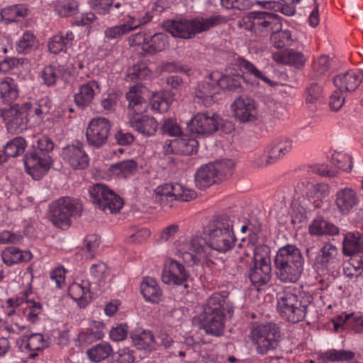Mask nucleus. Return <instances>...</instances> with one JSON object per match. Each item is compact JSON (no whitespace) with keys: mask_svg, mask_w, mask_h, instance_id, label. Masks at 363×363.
Instances as JSON below:
<instances>
[{"mask_svg":"<svg viewBox=\"0 0 363 363\" xmlns=\"http://www.w3.org/2000/svg\"><path fill=\"white\" fill-rule=\"evenodd\" d=\"M207 235L208 242L202 237H195L182 244L179 252L185 261L194 264L201 259L212 261L216 252L225 254L235 246L233 221L228 217L213 220L208 226Z\"/></svg>","mask_w":363,"mask_h":363,"instance_id":"obj_1","label":"nucleus"},{"mask_svg":"<svg viewBox=\"0 0 363 363\" xmlns=\"http://www.w3.org/2000/svg\"><path fill=\"white\" fill-rule=\"evenodd\" d=\"M226 22L225 17L213 14L207 17L196 16L191 18H181L167 20L164 23L165 30L172 36L191 39Z\"/></svg>","mask_w":363,"mask_h":363,"instance_id":"obj_2","label":"nucleus"},{"mask_svg":"<svg viewBox=\"0 0 363 363\" xmlns=\"http://www.w3.org/2000/svg\"><path fill=\"white\" fill-rule=\"evenodd\" d=\"M304 259L301 250L294 245L279 249L274 258L277 278L284 283H296L303 272Z\"/></svg>","mask_w":363,"mask_h":363,"instance_id":"obj_3","label":"nucleus"},{"mask_svg":"<svg viewBox=\"0 0 363 363\" xmlns=\"http://www.w3.org/2000/svg\"><path fill=\"white\" fill-rule=\"evenodd\" d=\"M224 304L225 296L219 293L213 294L207 299L199 315L201 328L206 334L215 337L223 335L225 328Z\"/></svg>","mask_w":363,"mask_h":363,"instance_id":"obj_4","label":"nucleus"},{"mask_svg":"<svg viewBox=\"0 0 363 363\" xmlns=\"http://www.w3.org/2000/svg\"><path fill=\"white\" fill-rule=\"evenodd\" d=\"M6 313L12 316L18 313L26 321L34 324L39 321L43 305L30 288L22 291L18 297L9 298L5 303Z\"/></svg>","mask_w":363,"mask_h":363,"instance_id":"obj_5","label":"nucleus"},{"mask_svg":"<svg viewBox=\"0 0 363 363\" xmlns=\"http://www.w3.org/2000/svg\"><path fill=\"white\" fill-rule=\"evenodd\" d=\"M311 303V297L304 294L285 291L277 297V308L283 318L296 323L303 320Z\"/></svg>","mask_w":363,"mask_h":363,"instance_id":"obj_6","label":"nucleus"},{"mask_svg":"<svg viewBox=\"0 0 363 363\" xmlns=\"http://www.w3.org/2000/svg\"><path fill=\"white\" fill-rule=\"evenodd\" d=\"M238 26L256 35L266 36L281 29V18L272 12L250 11L238 21Z\"/></svg>","mask_w":363,"mask_h":363,"instance_id":"obj_7","label":"nucleus"},{"mask_svg":"<svg viewBox=\"0 0 363 363\" xmlns=\"http://www.w3.org/2000/svg\"><path fill=\"white\" fill-rule=\"evenodd\" d=\"M249 337L257 354L265 355L277 348L281 332L274 323L260 324L251 328Z\"/></svg>","mask_w":363,"mask_h":363,"instance_id":"obj_8","label":"nucleus"},{"mask_svg":"<svg viewBox=\"0 0 363 363\" xmlns=\"http://www.w3.org/2000/svg\"><path fill=\"white\" fill-rule=\"evenodd\" d=\"M81 206L71 197L58 199L50 206V218L52 224L60 228H67L72 224V217L76 215Z\"/></svg>","mask_w":363,"mask_h":363,"instance_id":"obj_9","label":"nucleus"},{"mask_svg":"<svg viewBox=\"0 0 363 363\" xmlns=\"http://www.w3.org/2000/svg\"><path fill=\"white\" fill-rule=\"evenodd\" d=\"M233 164L232 161L209 163L201 166L196 172L195 182L199 189H206L218 181L224 179L231 174Z\"/></svg>","mask_w":363,"mask_h":363,"instance_id":"obj_10","label":"nucleus"},{"mask_svg":"<svg viewBox=\"0 0 363 363\" xmlns=\"http://www.w3.org/2000/svg\"><path fill=\"white\" fill-rule=\"evenodd\" d=\"M111 124L110 121L103 117L92 118L86 128V137L89 145L99 148L106 143Z\"/></svg>","mask_w":363,"mask_h":363,"instance_id":"obj_11","label":"nucleus"},{"mask_svg":"<svg viewBox=\"0 0 363 363\" xmlns=\"http://www.w3.org/2000/svg\"><path fill=\"white\" fill-rule=\"evenodd\" d=\"M221 118L214 113L202 112L196 114L188 124L192 133L197 135L206 136L218 130Z\"/></svg>","mask_w":363,"mask_h":363,"instance_id":"obj_12","label":"nucleus"},{"mask_svg":"<svg viewBox=\"0 0 363 363\" xmlns=\"http://www.w3.org/2000/svg\"><path fill=\"white\" fill-rule=\"evenodd\" d=\"M23 162L27 173L35 180L40 179L52 164V159L49 154L40 151L27 153Z\"/></svg>","mask_w":363,"mask_h":363,"instance_id":"obj_13","label":"nucleus"},{"mask_svg":"<svg viewBox=\"0 0 363 363\" xmlns=\"http://www.w3.org/2000/svg\"><path fill=\"white\" fill-rule=\"evenodd\" d=\"M62 158L72 169L83 170L89 164V157L82 143L77 141L62 149Z\"/></svg>","mask_w":363,"mask_h":363,"instance_id":"obj_14","label":"nucleus"},{"mask_svg":"<svg viewBox=\"0 0 363 363\" xmlns=\"http://www.w3.org/2000/svg\"><path fill=\"white\" fill-rule=\"evenodd\" d=\"M1 115L9 132L16 134L27 128L28 116L22 105L16 104L8 109H3Z\"/></svg>","mask_w":363,"mask_h":363,"instance_id":"obj_15","label":"nucleus"},{"mask_svg":"<svg viewBox=\"0 0 363 363\" xmlns=\"http://www.w3.org/2000/svg\"><path fill=\"white\" fill-rule=\"evenodd\" d=\"M338 250L336 246L327 243L318 252L314 267L318 274L328 273L338 264Z\"/></svg>","mask_w":363,"mask_h":363,"instance_id":"obj_16","label":"nucleus"},{"mask_svg":"<svg viewBox=\"0 0 363 363\" xmlns=\"http://www.w3.org/2000/svg\"><path fill=\"white\" fill-rule=\"evenodd\" d=\"M234 116L242 123L254 122L257 119L255 101L247 96L238 97L231 105Z\"/></svg>","mask_w":363,"mask_h":363,"instance_id":"obj_17","label":"nucleus"},{"mask_svg":"<svg viewBox=\"0 0 363 363\" xmlns=\"http://www.w3.org/2000/svg\"><path fill=\"white\" fill-rule=\"evenodd\" d=\"M357 191L345 186L337 191L335 195V205L342 215L350 214L359 203Z\"/></svg>","mask_w":363,"mask_h":363,"instance_id":"obj_18","label":"nucleus"},{"mask_svg":"<svg viewBox=\"0 0 363 363\" xmlns=\"http://www.w3.org/2000/svg\"><path fill=\"white\" fill-rule=\"evenodd\" d=\"M101 92V86L98 81L90 80L80 84L74 94V101L82 109L89 106L96 96Z\"/></svg>","mask_w":363,"mask_h":363,"instance_id":"obj_19","label":"nucleus"},{"mask_svg":"<svg viewBox=\"0 0 363 363\" xmlns=\"http://www.w3.org/2000/svg\"><path fill=\"white\" fill-rule=\"evenodd\" d=\"M189 274L183 264L170 259L162 269V281L166 284L182 285L187 280Z\"/></svg>","mask_w":363,"mask_h":363,"instance_id":"obj_20","label":"nucleus"},{"mask_svg":"<svg viewBox=\"0 0 363 363\" xmlns=\"http://www.w3.org/2000/svg\"><path fill=\"white\" fill-rule=\"evenodd\" d=\"M128 123L133 130L147 137L155 135L158 129L154 117L141 113L128 114Z\"/></svg>","mask_w":363,"mask_h":363,"instance_id":"obj_21","label":"nucleus"},{"mask_svg":"<svg viewBox=\"0 0 363 363\" xmlns=\"http://www.w3.org/2000/svg\"><path fill=\"white\" fill-rule=\"evenodd\" d=\"M219 90L218 82L213 79L211 73L203 82L198 84L195 90V96L198 102L208 107L212 104L213 97Z\"/></svg>","mask_w":363,"mask_h":363,"instance_id":"obj_22","label":"nucleus"},{"mask_svg":"<svg viewBox=\"0 0 363 363\" xmlns=\"http://www.w3.org/2000/svg\"><path fill=\"white\" fill-rule=\"evenodd\" d=\"M292 149V141L288 138H281L275 141L267 154L262 155V159L257 162L259 166H266L283 157Z\"/></svg>","mask_w":363,"mask_h":363,"instance_id":"obj_23","label":"nucleus"},{"mask_svg":"<svg viewBox=\"0 0 363 363\" xmlns=\"http://www.w3.org/2000/svg\"><path fill=\"white\" fill-rule=\"evenodd\" d=\"M363 80V74L359 69H351L333 78L337 89L345 91H354Z\"/></svg>","mask_w":363,"mask_h":363,"instance_id":"obj_24","label":"nucleus"},{"mask_svg":"<svg viewBox=\"0 0 363 363\" xmlns=\"http://www.w3.org/2000/svg\"><path fill=\"white\" fill-rule=\"evenodd\" d=\"M342 253L346 256L363 254V234L357 231L346 233L342 241ZM357 261L363 267V255Z\"/></svg>","mask_w":363,"mask_h":363,"instance_id":"obj_25","label":"nucleus"},{"mask_svg":"<svg viewBox=\"0 0 363 363\" xmlns=\"http://www.w3.org/2000/svg\"><path fill=\"white\" fill-rule=\"evenodd\" d=\"M144 87L138 84L131 86L126 93L125 97L128 102V114L143 113L146 111L147 104L143 96Z\"/></svg>","mask_w":363,"mask_h":363,"instance_id":"obj_26","label":"nucleus"},{"mask_svg":"<svg viewBox=\"0 0 363 363\" xmlns=\"http://www.w3.org/2000/svg\"><path fill=\"white\" fill-rule=\"evenodd\" d=\"M271 264L266 262L264 264L253 263L248 272V278L255 287H261L268 284L271 279Z\"/></svg>","mask_w":363,"mask_h":363,"instance_id":"obj_27","label":"nucleus"},{"mask_svg":"<svg viewBox=\"0 0 363 363\" xmlns=\"http://www.w3.org/2000/svg\"><path fill=\"white\" fill-rule=\"evenodd\" d=\"M69 295L82 308L86 307L92 300L90 284L88 281L74 282L69 287Z\"/></svg>","mask_w":363,"mask_h":363,"instance_id":"obj_28","label":"nucleus"},{"mask_svg":"<svg viewBox=\"0 0 363 363\" xmlns=\"http://www.w3.org/2000/svg\"><path fill=\"white\" fill-rule=\"evenodd\" d=\"M272 59L277 63L293 65L297 68L302 67L307 60L302 52L293 49L274 52Z\"/></svg>","mask_w":363,"mask_h":363,"instance_id":"obj_29","label":"nucleus"},{"mask_svg":"<svg viewBox=\"0 0 363 363\" xmlns=\"http://www.w3.org/2000/svg\"><path fill=\"white\" fill-rule=\"evenodd\" d=\"M19 343V348L22 352H30L29 357L34 358L37 354L35 351L40 350L46 347L47 342L40 333H33L30 335H23Z\"/></svg>","mask_w":363,"mask_h":363,"instance_id":"obj_30","label":"nucleus"},{"mask_svg":"<svg viewBox=\"0 0 363 363\" xmlns=\"http://www.w3.org/2000/svg\"><path fill=\"white\" fill-rule=\"evenodd\" d=\"M74 39V35L71 30L56 34L49 41V50L54 54L66 52L67 48L72 45Z\"/></svg>","mask_w":363,"mask_h":363,"instance_id":"obj_31","label":"nucleus"},{"mask_svg":"<svg viewBox=\"0 0 363 363\" xmlns=\"http://www.w3.org/2000/svg\"><path fill=\"white\" fill-rule=\"evenodd\" d=\"M28 15V9L23 4L6 6L0 10V16L5 24L20 21Z\"/></svg>","mask_w":363,"mask_h":363,"instance_id":"obj_32","label":"nucleus"},{"mask_svg":"<svg viewBox=\"0 0 363 363\" xmlns=\"http://www.w3.org/2000/svg\"><path fill=\"white\" fill-rule=\"evenodd\" d=\"M1 257L4 264L11 266L21 262H28L33 255L30 251H22L15 247H9L2 252Z\"/></svg>","mask_w":363,"mask_h":363,"instance_id":"obj_33","label":"nucleus"},{"mask_svg":"<svg viewBox=\"0 0 363 363\" xmlns=\"http://www.w3.org/2000/svg\"><path fill=\"white\" fill-rule=\"evenodd\" d=\"M140 289L142 294L147 301L158 303L161 300L162 292L155 279L150 277L145 278L141 283Z\"/></svg>","mask_w":363,"mask_h":363,"instance_id":"obj_34","label":"nucleus"},{"mask_svg":"<svg viewBox=\"0 0 363 363\" xmlns=\"http://www.w3.org/2000/svg\"><path fill=\"white\" fill-rule=\"evenodd\" d=\"M306 187V196L316 208L320 206V201L328 197L330 192L329 186L323 183L312 184L307 182Z\"/></svg>","mask_w":363,"mask_h":363,"instance_id":"obj_35","label":"nucleus"},{"mask_svg":"<svg viewBox=\"0 0 363 363\" xmlns=\"http://www.w3.org/2000/svg\"><path fill=\"white\" fill-rule=\"evenodd\" d=\"M18 97V88L13 79L6 77L0 82V100L2 103H12Z\"/></svg>","mask_w":363,"mask_h":363,"instance_id":"obj_36","label":"nucleus"},{"mask_svg":"<svg viewBox=\"0 0 363 363\" xmlns=\"http://www.w3.org/2000/svg\"><path fill=\"white\" fill-rule=\"evenodd\" d=\"M308 230L311 235L317 236L335 235L339 233L337 226L321 218L313 220L308 227Z\"/></svg>","mask_w":363,"mask_h":363,"instance_id":"obj_37","label":"nucleus"},{"mask_svg":"<svg viewBox=\"0 0 363 363\" xmlns=\"http://www.w3.org/2000/svg\"><path fill=\"white\" fill-rule=\"evenodd\" d=\"M104 325L103 323L94 321L89 328L79 334V340L83 344H91L103 338L104 336Z\"/></svg>","mask_w":363,"mask_h":363,"instance_id":"obj_38","label":"nucleus"},{"mask_svg":"<svg viewBox=\"0 0 363 363\" xmlns=\"http://www.w3.org/2000/svg\"><path fill=\"white\" fill-rule=\"evenodd\" d=\"M213 79L217 81L219 89L236 91L241 86L242 77L240 75L223 74L219 72H212Z\"/></svg>","mask_w":363,"mask_h":363,"instance_id":"obj_39","label":"nucleus"},{"mask_svg":"<svg viewBox=\"0 0 363 363\" xmlns=\"http://www.w3.org/2000/svg\"><path fill=\"white\" fill-rule=\"evenodd\" d=\"M113 352V347L108 342H101L87 350L86 354L91 362H100L109 357Z\"/></svg>","mask_w":363,"mask_h":363,"instance_id":"obj_40","label":"nucleus"},{"mask_svg":"<svg viewBox=\"0 0 363 363\" xmlns=\"http://www.w3.org/2000/svg\"><path fill=\"white\" fill-rule=\"evenodd\" d=\"M145 53L153 55L162 52L168 47V36L162 33L148 35Z\"/></svg>","mask_w":363,"mask_h":363,"instance_id":"obj_41","label":"nucleus"},{"mask_svg":"<svg viewBox=\"0 0 363 363\" xmlns=\"http://www.w3.org/2000/svg\"><path fill=\"white\" fill-rule=\"evenodd\" d=\"M355 353L347 350L330 349L320 354L325 362H349L354 359Z\"/></svg>","mask_w":363,"mask_h":363,"instance_id":"obj_42","label":"nucleus"},{"mask_svg":"<svg viewBox=\"0 0 363 363\" xmlns=\"http://www.w3.org/2000/svg\"><path fill=\"white\" fill-rule=\"evenodd\" d=\"M38 45V40L31 31H26L16 44V51L18 53L27 54L34 50Z\"/></svg>","mask_w":363,"mask_h":363,"instance_id":"obj_43","label":"nucleus"},{"mask_svg":"<svg viewBox=\"0 0 363 363\" xmlns=\"http://www.w3.org/2000/svg\"><path fill=\"white\" fill-rule=\"evenodd\" d=\"M236 63L237 65L239 66L240 69H242L246 73L254 76L255 78L264 82L270 86H273L274 84V82L267 77L259 69H258L255 65L245 59L238 57Z\"/></svg>","mask_w":363,"mask_h":363,"instance_id":"obj_44","label":"nucleus"},{"mask_svg":"<svg viewBox=\"0 0 363 363\" xmlns=\"http://www.w3.org/2000/svg\"><path fill=\"white\" fill-rule=\"evenodd\" d=\"M26 145L23 138L16 137L5 145L4 152L8 157H16L24 152Z\"/></svg>","mask_w":363,"mask_h":363,"instance_id":"obj_45","label":"nucleus"},{"mask_svg":"<svg viewBox=\"0 0 363 363\" xmlns=\"http://www.w3.org/2000/svg\"><path fill=\"white\" fill-rule=\"evenodd\" d=\"M112 190L109 189L108 186L104 184L97 183L94 184L89 189V193L92 202L99 208L101 204L108 196Z\"/></svg>","mask_w":363,"mask_h":363,"instance_id":"obj_46","label":"nucleus"},{"mask_svg":"<svg viewBox=\"0 0 363 363\" xmlns=\"http://www.w3.org/2000/svg\"><path fill=\"white\" fill-rule=\"evenodd\" d=\"M102 203L99 208L106 213H118L123 206L122 199L113 191L109 194L108 196L106 197V199Z\"/></svg>","mask_w":363,"mask_h":363,"instance_id":"obj_47","label":"nucleus"},{"mask_svg":"<svg viewBox=\"0 0 363 363\" xmlns=\"http://www.w3.org/2000/svg\"><path fill=\"white\" fill-rule=\"evenodd\" d=\"M132 339L134 344L140 350H147L154 347L155 337L149 330H143L133 334L132 335Z\"/></svg>","mask_w":363,"mask_h":363,"instance_id":"obj_48","label":"nucleus"},{"mask_svg":"<svg viewBox=\"0 0 363 363\" xmlns=\"http://www.w3.org/2000/svg\"><path fill=\"white\" fill-rule=\"evenodd\" d=\"M271 42L274 48H283L290 46L293 43L291 32L289 30H277L272 31Z\"/></svg>","mask_w":363,"mask_h":363,"instance_id":"obj_49","label":"nucleus"},{"mask_svg":"<svg viewBox=\"0 0 363 363\" xmlns=\"http://www.w3.org/2000/svg\"><path fill=\"white\" fill-rule=\"evenodd\" d=\"M61 71L60 66L48 65L45 67L40 72L43 82L48 86L55 85L60 76Z\"/></svg>","mask_w":363,"mask_h":363,"instance_id":"obj_50","label":"nucleus"},{"mask_svg":"<svg viewBox=\"0 0 363 363\" xmlns=\"http://www.w3.org/2000/svg\"><path fill=\"white\" fill-rule=\"evenodd\" d=\"M47 102V99H42L38 102H35L33 104L30 102H25L22 104V108L24 111L26 112L28 116L35 114L38 117H40L42 115L45 114L49 111Z\"/></svg>","mask_w":363,"mask_h":363,"instance_id":"obj_51","label":"nucleus"},{"mask_svg":"<svg viewBox=\"0 0 363 363\" xmlns=\"http://www.w3.org/2000/svg\"><path fill=\"white\" fill-rule=\"evenodd\" d=\"M331 162L340 169L350 172L352 169V157L343 152H335L332 155Z\"/></svg>","mask_w":363,"mask_h":363,"instance_id":"obj_52","label":"nucleus"},{"mask_svg":"<svg viewBox=\"0 0 363 363\" xmlns=\"http://www.w3.org/2000/svg\"><path fill=\"white\" fill-rule=\"evenodd\" d=\"M155 199L162 205H166L167 201H172V183H167L158 186L155 189Z\"/></svg>","mask_w":363,"mask_h":363,"instance_id":"obj_53","label":"nucleus"},{"mask_svg":"<svg viewBox=\"0 0 363 363\" xmlns=\"http://www.w3.org/2000/svg\"><path fill=\"white\" fill-rule=\"evenodd\" d=\"M199 143L192 138L183 137L179 138V152L185 155H192L198 150Z\"/></svg>","mask_w":363,"mask_h":363,"instance_id":"obj_54","label":"nucleus"},{"mask_svg":"<svg viewBox=\"0 0 363 363\" xmlns=\"http://www.w3.org/2000/svg\"><path fill=\"white\" fill-rule=\"evenodd\" d=\"M250 247L253 250V262L264 264V262L271 264L270 258L269 256V248L266 245H257L255 246L252 244Z\"/></svg>","mask_w":363,"mask_h":363,"instance_id":"obj_55","label":"nucleus"},{"mask_svg":"<svg viewBox=\"0 0 363 363\" xmlns=\"http://www.w3.org/2000/svg\"><path fill=\"white\" fill-rule=\"evenodd\" d=\"M113 168L118 170V176L125 178L137 170V163L133 160H125L116 164Z\"/></svg>","mask_w":363,"mask_h":363,"instance_id":"obj_56","label":"nucleus"},{"mask_svg":"<svg viewBox=\"0 0 363 363\" xmlns=\"http://www.w3.org/2000/svg\"><path fill=\"white\" fill-rule=\"evenodd\" d=\"M323 98V89L320 86L314 83L311 84L306 91L305 100L307 104H314Z\"/></svg>","mask_w":363,"mask_h":363,"instance_id":"obj_57","label":"nucleus"},{"mask_svg":"<svg viewBox=\"0 0 363 363\" xmlns=\"http://www.w3.org/2000/svg\"><path fill=\"white\" fill-rule=\"evenodd\" d=\"M78 3L76 0L60 2L55 6V10L61 16H69L77 11Z\"/></svg>","mask_w":363,"mask_h":363,"instance_id":"obj_58","label":"nucleus"},{"mask_svg":"<svg viewBox=\"0 0 363 363\" xmlns=\"http://www.w3.org/2000/svg\"><path fill=\"white\" fill-rule=\"evenodd\" d=\"M114 0H88L89 6L96 13L106 15L109 14Z\"/></svg>","mask_w":363,"mask_h":363,"instance_id":"obj_59","label":"nucleus"},{"mask_svg":"<svg viewBox=\"0 0 363 363\" xmlns=\"http://www.w3.org/2000/svg\"><path fill=\"white\" fill-rule=\"evenodd\" d=\"M128 4L122 0H114L109 15L121 21L128 13Z\"/></svg>","mask_w":363,"mask_h":363,"instance_id":"obj_60","label":"nucleus"},{"mask_svg":"<svg viewBox=\"0 0 363 363\" xmlns=\"http://www.w3.org/2000/svg\"><path fill=\"white\" fill-rule=\"evenodd\" d=\"M90 273L98 281H102L108 276L109 269L105 263L99 262L91 265Z\"/></svg>","mask_w":363,"mask_h":363,"instance_id":"obj_61","label":"nucleus"},{"mask_svg":"<svg viewBox=\"0 0 363 363\" xmlns=\"http://www.w3.org/2000/svg\"><path fill=\"white\" fill-rule=\"evenodd\" d=\"M161 129L163 133L170 136H179L182 133L179 125L172 118L164 119Z\"/></svg>","mask_w":363,"mask_h":363,"instance_id":"obj_62","label":"nucleus"},{"mask_svg":"<svg viewBox=\"0 0 363 363\" xmlns=\"http://www.w3.org/2000/svg\"><path fill=\"white\" fill-rule=\"evenodd\" d=\"M150 103L152 109L160 113L166 112L169 107V101L162 94H154Z\"/></svg>","mask_w":363,"mask_h":363,"instance_id":"obj_63","label":"nucleus"},{"mask_svg":"<svg viewBox=\"0 0 363 363\" xmlns=\"http://www.w3.org/2000/svg\"><path fill=\"white\" fill-rule=\"evenodd\" d=\"M133 351L128 347L120 349L116 354L114 362L116 363H133L135 361Z\"/></svg>","mask_w":363,"mask_h":363,"instance_id":"obj_64","label":"nucleus"}]
</instances>
